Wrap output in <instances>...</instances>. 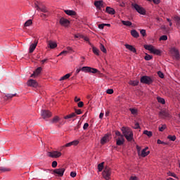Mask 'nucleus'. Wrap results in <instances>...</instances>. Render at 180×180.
I'll list each match as a JSON object with an SVG mask.
<instances>
[{"mask_svg": "<svg viewBox=\"0 0 180 180\" xmlns=\"http://www.w3.org/2000/svg\"><path fill=\"white\" fill-rule=\"evenodd\" d=\"M74 50H72V48L68 46L66 50L62 51L58 56H63V54L65 56V54H68V53H72Z\"/></svg>", "mask_w": 180, "mask_h": 180, "instance_id": "nucleus-16", "label": "nucleus"}, {"mask_svg": "<svg viewBox=\"0 0 180 180\" xmlns=\"http://www.w3.org/2000/svg\"><path fill=\"white\" fill-rule=\"evenodd\" d=\"M105 164V162H101L100 164L98 165V169L99 171V172H101V171L103 169V165Z\"/></svg>", "mask_w": 180, "mask_h": 180, "instance_id": "nucleus-38", "label": "nucleus"}, {"mask_svg": "<svg viewBox=\"0 0 180 180\" xmlns=\"http://www.w3.org/2000/svg\"><path fill=\"white\" fill-rule=\"evenodd\" d=\"M81 70L83 72H91V67L84 66Z\"/></svg>", "mask_w": 180, "mask_h": 180, "instance_id": "nucleus-25", "label": "nucleus"}, {"mask_svg": "<svg viewBox=\"0 0 180 180\" xmlns=\"http://www.w3.org/2000/svg\"><path fill=\"white\" fill-rule=\"evenodd\" d=\"M115 136H117L119 139L123 137V134H122L119 131H115Z\"/></svg>", "mask_w": 180, "mask_h": 180, "instance_id": "nucleus-46", "label": "nucleus"}, {"mask_svg": "<svg viewBox=\"0 0 180 180\" xmlns=\"http://www.w3.org/2000/svg\"><path fill=\"white\" fill-rule=\"evenodd\" d=\"M126 49L129 50V51H132V53H136V48H134L133 46H126Z\"/></svg>", "mask_w": 180, "mask_h": 180, "instance_id": "nucleus-28", "label": "nucleus"}, {"mask_svg": "<svg viewBox=\"0 0 180 180\" xmlns=\"http://www.w3.org/2000/svg\"><path fill=\"white\" fill-rule=\"evenodd\" d=\"M60 23L62 26L67 27L68 25H70V20H67L65 18H61L60 19Z\"/></svg>", "mask_w": 180, "mask_h": 180, "instance_id": "nucleus-14", "label": "nucleus"}, {"mask_svg": "<svg viewBox=\"0 0 180 180\" xmlns=\"http://www.w3.org/2000/svg\"><path fill=\"white\" fill-rule=\"evenodd\" d=\"M110 175H112V171L110 170L109 167H105L103 172V176L105 180L110 179Z\"/></svg>", "mask_w": 180, "mask_h": 180, "instance_id": "nucleus-3", "label": "nucleus"}, {"mask_svg": "<svg viewBox=\"0 0 180 180\" xmlns=\"http://www.w3.org/2000/svg\"><path fill=\"white\" fill-rule=\"evenodd\" d=\"M66 15H68V16H77V12L72 10H65L64 11Z\"/></svg>", "mask_w": 180, "mask_h": 180, "instance_id": "nucleus-18", "label": "nucleus"}, {"mask_svg": "<svg viewBox=\"0 0 180 180\" xmlns=\"http://www.w3.org/2000/svg\"><path fill=\"white\" fill-rule=\"evenodd\" d=\"M157 101L158 102H159V103H162V105H165V99L161 97H158Z\"/></svg>", "mask_w": 180, "mask_h": 180, "instance_id": "nucleus-33", "label": "nucleus"}, {"mask_svg": "<svg viewBox=\"0 0 180 180\" xmlns=\"http://www.w3.org/2000/svg\"><path fill=\"white\" fill-rule=\"evenodd\" d=\"M168 39V37L167 35H162V37H160V40H167Z\"/></svg>", "mask_w": 180, "mask_h": 180, "instance_id": "nucleus-50", "label": "nucleus"}, {"mask_svg": "<svg viewBox=\"0 0 180 180\" xmlns=\"http://www.w3.org/2000/svg\"><path fill=\"white\" fill-rule=\"evenodd\" d=\"M70 176H72V178H75L77 176V172H70Z\"/></svg>", "mask_w": 180, "mask_h": 180, "instance_id": "nucleus-56", "label": "nucleus"}, {"mask_svg": "<svg viewBox=\"0 0 180 180\" xmlns=\"http://www.w3.org/2000/svg\"><path fill=\"white\" fill-rule=\"evenodd\" d=\"M109 140H110V134H107L101 139V143L103 145L106 144V143H108Z\"/></svg>", "mask_w": 180, "mask_h": 180, "instance_id": "nucleus-12", "label": "nucleus"}, {"mask_svg": "<svg viewBox=\"0 0 180 180\" xmlns=\"http://www.w3.org/2000/svg\"><path fill=\"white\" fill-rule=\"evenodd\" d=\"M41 116L44 119H49V117H51V112L49 110H44L41 112Z\"/></svg>", "mask_w": 180, "mask_h": 180, "instance_id": "nucleus-11", "label": "nucleus"}, {"mask_svg": "<svg viewBox=\"0 0 180 180\" xmlns=\"http://www.w3.org/2000/svg\"><path fill=\"white\" fill-rule=\"evenodd\" d=\"M35 8H37V11H40L43 13H50V11H49L46 6H39V4H37V2L35 3Z\"/></svg>", "mask_w": 180, "mask_h": 180, "instance_id": "nucleus-6", "label": "nucleus"}, {"mask_svg": "<svg viewBox=\"0 0 180 180\" xmlns=\"http://www.w3.org/2000/svg\"><path fill=\"white\" fill-rule=\"evenodd\" d=\"M105 11L107 13H109L110 15H115V13H116V11H115V9L109 6L106 7Z\"/></svg>", "mask_w": 180, "mask_h": 180, "instance_id": "nucleus-22", "label": "nucleus"}, {"mask_svg": "<svg viewBox=\"0 0 180 180\" xmlns=\"http://www.w3.org/2000/svg\"><path fill=\"white\" fill-rule=\"evenodd\" d=\"M117 146H123L124 144V137L118 138L116 139Z\"/></svg>", "mask_w": 180, "mask_h": 180, "instance_id": "nucleus-19", "label": "nucleus"}, {"mask_svg": "<svg viewBox=\"0 0 180 180\" xmlns=\"http://www.w3.org/2000/svg\"><path fill=\"white\" fill-rule=\"evenodd\" d=\"M134 129H140V124H139V122L135 124Z\"/></svg>", "mask_w": 180, "mask_h": 180, "instance_id": "nucleus-62", "label": "nucleus"}, {"mask_svg": "<svg viewBox=\"0 0 180 180\" xmlns=\"http://www.w3.org/2000/svg\"><path fill=\"white\" fill-rule=\"evenodd\" d=\"M27 85L28 86H32V88H37L39 84L37 82H36V80L30 79L27 81Z\"/></svg>", "mask_w": 180, "mask_h": 180, "instance_id": "nucleus-10", "label": "nucleus"}, {"mask_svg": "<svg viewBox=\"0 0 180 180\" xmlns=\"http://www.w3.org/2000/svg\"><path fill=\"white\" fill-rule=\"evenodd\" d=\"M34 50H36V46H32L29 49V53H33L34 51Z\"/></svg>", "mask_w": 180, "mask_h": 180, "instance_id": "nucleus-44", "label": "nucleus"}, {"mask_svg": "<svg viewBox=\"0 0 180 180\" xmlns=\"http://www.w3.org/2000/svg\"><path fill=\"white\" fill-rule=\"evenodd\" d=\"M121 130L122 131L123 137H125L127 141H132L134 136L133 131H131L130 128L126 127H122Z\"/></svg>", "mask_w": 180, "mask_h": 180, "instance_id": "nucleus-1", "label": "nucleus"}, {"mask_svg": "<svg viewBox=\"0 0 180 180\" xmlns=\"http://www.w3.org/2000/svg\"><path fill=\"white\" fill-rule=\"evenodd\" d=\"M70 77H71V73L66 74L65 75L60 77L59 81H64L65 79H68V78H70Z\"/></svg>", "mask_w": 180, "mask_h": 180, "instance_id": "nucleus-27", "label": "nucleus"}, {"mask_svg": "<svg viewBox=\"0 0 180 180\" xmlns=\"http://www.w3.org/2000/svg\"><path fill=\"white\" fill-rule=\"evenodd\" d=\"M122 25H124V26H131L132 23L130 21H124V20H122L121 21Z\"/></svg>", "mask_w": 180, "mask_h": 180, "instance_id": "nucleus-35", "label": "nucleus"}, {"mask_svg": "<svg viewBox=\"0 0 180 180\" xmlns=\"http://www.w3.org/2000/svg\"><path fill=\"white\" fill-rule=\"evenodd\" d=\"M129 110H130V112L132 115H136L137 114V110H136L134 108H130Z\"/></svg>", "mask_w": 180, "mask_h": 180, "instance_id": "nucleus-47", "label": "nucleus"}, {"mask_svg": "<svg viewBox=\"0 0 180 180\" xmlns=\"http://www.w3.org/2000/svg\"><path fill=\"white\" fill-rule=\"evenodd\" d=\"M167 139H169V140H170L171 141H175V140H176V136H175V135H169L168 136H167Z\"/></svg>", "mask_w": 180, "mask_h": 180, "instance_id": "nucleus-40", "label": "nucleus"}, {"mask_svg": "<svg viewBox=\"0 0 180 180\" xmlns=\"http://www.w3.org/2000/svg\"><path fill=\"white\" fill-rule=\"evenodd\" d=\"M89 72H91V74H96V72H99V70H98V69L91 68Z\"/></svg>", "mask_w": 180, "mask_h": 180, "instance_id": "nucleus-42", "label": "nucleus"}, {"mask_svg": "<svg viewBox=\"0 0 180 180\" xmlns=\"http://www.w3.org/2000/svg\"><path fill=\"white\" fill-rule=\"evenodd\" d=\"M49 157H51V158H58L61 157V152L58 151H52L48 153Z\"/></svg>", "mask_w": 180, "mask_h": 180, "instance_id": "nucleus-8", "label": "nucleus"}, {"mask_svg": "<svg viewBox=\"0 0 180 180\" xmlns=\"http://www.w3.org/2000/svg\"><path fill=\"white\" fill-rule=\"evenodd\" d=\"M38 44H39V41H37V39H35V40L34 41V42H32V43L31 44L30 46H37Z\"/></svg>", "mask_w": 180, "mask_h": 180, "instance_id": "nucleus-54", "label": "nucleus"}, {"mask_svg": "<svg viewBox=\"0 0 180 180\" xmlns=\"http://www.w3.org/2000/svg\"><path fill=\"white\" fill-rule=\"evenodd\" d=\"M100 49L103 51V53H107L106 47L105 46H101Z\"/></svg>", "mask_w": 180, "mask_h": 180, "instance_id": "nucleus-48", "label": "nucleus"}, {"mask_svg": "<svg viewBox=\"0 0 180 180\" xmlns=\"http://www.w3.org/2000/svg\"><path fill=\"white\" fill-rule=\"evenodd\" d=\"M105 25L106 24H105V23L98 25V29H101V30L103 29V27H105Z\"/></svg>", "mask_w": 180, "mask_h": 180, "instance_id": "nucleus-61", "label": "nucleus"}, {"mask_svg": "<svg viewBox=\"0 0 180 180\" xmlns=\"http://www.w3.org/2000/svg\"><path fill=\"white\" fill-rule=\"evenodd\" d=\"M78 108H83L84 107V102L79 101L77 104Z\"/></svg>", "mask_w": 180, "mask_h": 180, "instance_id": "nucleus-55", "label": "nucleus"}, {"mask_svg": "<svg viewBox=\"0 0 180 180\" xmlns=\"http://www.w3.org/2000/svg\"><path fill=\"white\" fill-rule=\"evenodd\" d=\"M0 171L1 172H8L11 171V169L8 167H0Z\"/></svg>", "mask_w": 180, "mask_h": 180, "instance_id": "nucleus-34", "label": "nucleus"}, {"mask_svg": "<svg viewBox=\"0 0 180 180\" xmlns=\"http://www.w3.org/2000/svg\"><path fill=\"white\" fill-rule=\"evenodd\" d=\"M60 119L58 117V116H56L52 119L51 123H58L60 122Z\"/></svg>", "mask_w": 180, "mask_h": 180, "instance_id": "nucleus-36", "label": "nucleus"}, {"mask_svg": "<svg viewBox=\"0 0 180 180\" xmlns=\"http://www.w3.org/2000/svg\"><path fill=\"white\" fill-rule=\"evenodd\" d=\"M93 50V53L94 54H96V56H99V53H101V51H99V49H98L96 47L93 46L92 48Z\"/></svg>", "mask_w": 180, "mask_h": 180, "instance_id": "nucleus-32", "label": "nucleus"}, {"mask_svg": "<svg viewBox=\"0 0 180 180\" xmlns=\"http://www.w3.org/2000/svg\"><path fill=\"white\" fill-rule=\"evenodd\" d=\"M79 143V141H73L72 142L66 143L63 147H71V146H77Z\"/></svg>", "mask_w": 180, "mask_h": 180, "instance_id": "nucleus-20", "label": "nucleus"}, {"mask_svg": "<svg viewBox=\"0 0 180 180\" xmlns=\"http://www.w3.org/2000/svg\"><path fill=\"white\" fill-rule=\"evenodd\" d=\"M141 82L142 84H146L147 85H150V84H153V79L148 76H143L141 78Z\"/></svg>", "mask_w": 180, "mask_h": 180, "instance_id": "nucleus-5", "label": "nucleus"}, {"mask_svg": "<svg viewBox=\"0 0 180 180\" xmlns=\"http://www.w3.org/2000/svg\"><path fill=\"white\" fill-rule=\"evenodd\" d=\"M140 33L143 37L146 36V30H141Z\"/></svg>", "mask_w": 180, "mask_h": 180, "instance_id": "nucleus-51", "label": "nucleus"}, {"mask_svg": "<svg viewBox=\"0 0 180 180\" xmlns=\"http://www.w3.org/2000/svg\"><path fill=\"white\" fill-rule=\"evenodd\" d=\"M75 37L76 39H84V40H85V41H88L89 40V39L86 37H84L82 35H81L80 34H76L75 35Z\"/></svg>", "mask_w": 180, "mask_h": 180, "instance_id": "nucleus-23", "label": "nucleus"}, {"mask_svg": "<svg viewBox=\"0 0 180 180\" xmlns=\"http://www.w3.org/2000/svg\"><path fill=\"white\" fill-rule=\"evenodd\" d=\"M75 113H77V115H82V111H81V110H75Z\"/></svg>", "mask_w": 180, "mask_h": 180, "instance_id": "nucleus-63", "label": "nucleus"}, {"mask_svg": "<svg viewBox=\"0 0 180 180\" xmlns=\"http://www.w3.org/2000/svg\"><path fill=\"white\" fill-rule=\"evenodd\" d=\"M144 48L146 50H148L152 54H155V56H161L162 53V51L160 49H157L151 46H145Z\"/></svg>", "mask_w": 180, "mask_h": 180, "instance_id": "nucleus-2", "label": "nucleus"}, {"mask_svg": "<svg viewBox=\"0 0 180 180\" xmlns=\"http://www.w3.org/2000/svg\"><path fill=\"white\" fill-rule=\"evenodd\" d=\"M41 18L46 19L48 16H50V13H43L40 14Z\"/></svg>", "mask_w": 180, "mask_h": 180, "instance_id": "nucleus-39", "label": "nucleus"}, {"mask_svg": "<svg viewBox=\"0 0 180 180\" xmlns=\"http://www.w3.org/2000/svg\"><path fill=\"white\" fill-rule=\"evenodd\" d=\"M75 116H77V114H75V112H72L70 115L65 116L64 119H65L67 120L68 119H72V117H75Z\"/></svg>", "mask_w": 180, "mask_h": 180, "instance_id": "nucleus-24", "label": "nucleus"}, {"mask_svg": "<svg viewBox=\"0 0 180 180\" xmlns=\"http://www.w3.org/2000/svg\"><path fill=\"white\" fill-rule=\"evenodd\" d=\"M148 150V147H146L144 149L142 150V151L139 155H141V157H143V158L147 157V155H148V154H150V150Z\"/></svg>", "mask_w": 180, "mask_h": 180, "instance_id": "nucleus-15", "label": "nucleus"}, {"mask_svg": "<svg viewBox=\"0 0 180 180\" xmlns=\"http://www.w3.org/2000/svg\"><path fill=\"white\" fill-rule=\"evenodd\" d=\"M167 129V125H162V127H159V131H164Z\"/></svg>", "mask_w": 180, "mask_h": 180, "instance_id": "nucleus-49", "label": "nucleus"}, {"mask_svg": "<svg viewBox=\"0 0 180 180\" xmlns=\"http://www.w3.org/2000/svg\"><path fill=\"white\" fill-rule=\"evenodd\" d=\"M88 127H89V124H88V123H85L83 126L84 130H86V129H88Z\"/></svg>", "mask_w": 180, "mask_h": 180, "instance_id": "nucleus-58", "label": "nucleus"}, {"mask_svg": "<svg viewBox=\"0 0 180 180\" xmlns=\"http://www.w3.org/2000/svg\"><path fill=\"white\" fill-rule=\"evenodd\" d=\"M131 34L133 37H135L136 39H137V37H139V32H137L136 30H132L131 31Z\"/></svg>", "mask_w": 180, "mask_h": 180, "instance_id": "nucleus-26", "label": "nucleus"}, {"mask_svg": "<svg viewBox=\"0 0 180 180\" xmlns=\"http://www.w3.org/2000/svg\"><path fill=\"white\" fill-rule=\"evenodd\" d=\"M94 6H96V9H102L103 8V1H94Z\"/></svg>", "mask_w": 180, "mask_h": 180, "instance_id": "nucleus-13", "label": "nucleus"}, {"mask_svg": "<svg viewBox=\"0 0 180 180\" xmlns=\"http://www.w3.org/2000/svg\"><path fill=\"white\" fill-rule=\"evenodd\" d=\"M48 46H57V42L56 41H49Z\"/></svg>", "mask_w": 180, "mask_h": 180, "instance_id": "nucleus-43", "label": "nucleus"}, {"mask_svg": "<svg viewBox=\"0 0 180 180\" xmlns=\"http://www.w3.org/2000/svg\"><path fill=\"white\" fill-rule=\"evenodd\" d=\"M129 85H132V86H137V85H139V81L137 80H131L129 82Z\"/></svg>", "mask_w": 180, "mask_h": 180, "instance_id": "nucleus-30", "label": "nucleus"}, {"mask_svg": "<svg viewBox=\"0 0 180 180\" xmlns=\"http://www.w3.org/2000/svg\"><path fill=\"white\" fill-rule=\"evenodd\" d=\"M143 134H146V136H148V137H152L153 136V131L145 130L143 131Z\"/></svg>", "mask_w": 180, "mask_h": 180, "instance_id": "nucleus-31", "label": "nucleus"}, {"mask_svg": "<svg viewBox=\"0 0 180 180\" xmlns=\"http://www.w3.org/2000/svg\"><path fill=\"white\" fill-rule=\"evenodd\" d=\"M170 53L175 57L176 60L180 59L179 51L175 48H172Z\"/></svg>", "mask_w": 180, "mask_h": 180, "instance_id": "nucleus-9", "label": "nucleus"}, {"mask_svg": "<svg viewBox=\"0 0 180 180\" xmlns=\"http://www.w3.org/2000/svg\"><path fill=\"white\" fill-rule=\"evenodd\" d=\"M130 180H137V176H131Z\"/></svg>", "mask_w": 180, "mask_h": 180, "instance_id": "nucleus-64", "label": "nucleus"}, {"mask_svg": "<svg viewBox=\"0 0 180 180\" xmlns=\"http://www.w3.org/2000/svg\"><path fill=\"white\" fill-rule=\"evenodd\" d=\"M136 150H137V151H138V154H139V155H140V154H141V148L140 147V146H136Z\"/></svg>", "mask_w": 180, "mask_h": 180, "instance_id": "nucleus-60", "label": "nucleus"}, {"mask_svg": "<svg viewBox=\"0 0 180 180\" xmlns=\"http://www.w3.org/2000/svg\"><path fill=\"white\" fill-rule=\"evenodd\" d=\"M158 144H164L165 146H167V143L158 139Z\"/></svg>", "mask_w": 180, "mask_h": 180, "instance_id": "nucleus-57", "label": "nucleus"}, {"mask_svg": "<svg viewBox=\"0 0 180 180\" xmlns=\"http://www.w3.org/2000/svg\"><path fill=\"white\" fill-rule=\"evenodd\" d=\"M40 72H41V68H37L36 70L34 72V73L32 75H31V77H37V75H39V74H40Z\"/></svg>", "mask_w": 180, "mask_h": 180, "instance_id": "nucleus-21", "label": "nucleus"}, {"mask_svg": "<svg viewBox=\"0 0 180 180\" xmlns=\"http://www.w3.org/2000/svg\"><path fill=\"white\" fill-rule=\"evenodd\" d=\"M131 6L132 8H135L138 13H140L141 15H146V10H144V8L140 6L139 4L133 3Z\"/></svg>", "mask_w": 180, "mask_h": 180, "instance_id": "nucleus-4", "label": "nucleus"}, {"mask_svg": "<svg viewBox=\"0 0 180 180\" xmlns=\"http://www.w3.org/2000/svg\"><path fill=\"white\" fill-rule=\"evenodd\" d=\"M144 58L146 61H150V60H153V56L146 53V56L144 57Z\"/></svg>", "mask_w": 180, "mask_h": 180, "instance_id": "nucleus-41", "label": "nucleus"}, {"mask_svg": "<svg viewBox=\"0 0 180 180\" xmlns=\"http://www.w3.org/2000/svg\"><path fill=\"white\" fill-rule=\"evenodd\" d=\"M159 116L161 119H165V117H168V116H169V114H168L167 111L162 110L159 112Z\"/></svg>", "mask_w": 180, "mask_h": 180, "instance_id": "nucleus-17", "label": "nucleus"}, {"mask_svg": "<svg viewBox=\"0 0 180 180\" xmlns=\"http://www.w3.org/2000/svg\"><path fill=\"white\" fill-rule=\"evenodd\" d=\"M57 165H58L57 161H53L52 162V167L56 168L57 167Z\"/></svg>", "mask_w": 180, "mask_h": 180, "instance_id": "nucleus-59", "label": "nucleus"}, {"mask_svg": "<svg viewBox=\"0 0 180 180\" xmlns=\"http://www.w3.org/2000/svg\"><path fill=\"white\" fill-rule=\"evenodd\" d=\"M13 96H16V94H6V96H5V99H12V98H13Z\"/></svg>", "mask_w": 180, "mask_h": 180, "instance_id": "nucleus-37", "label": "nucleus"}, {"mask_svg": "<svg viewBox=\"0 0 180 180\" xmlns=\"http://www.w3.org/2000/svg\"><path fill=\"white\" fill-rule=\"evenodd\" d=\"M53 174H56L58 176H63L64 175V172H65V168H60L53 170Z\"/></svg>", "mask_w": 180, "mask_h": 180, "instance_id": "nucleus-7", "label": "nucleus"}, {"mask_svg": "<svg viewBox=\"0 0 180 180\" xmlns=\"http://www.w3.org/2000/svg\"><path fill=\"white\" fill-rule=\"evenodd\" d=\"M158 75L160 77V78H164V73H162L161 71L158 72Z\"/></svg>", "mask_w": 180, "mask_h": 180, "instance_id": "nucleus-52", "label": "nucleus"}, {"mask_svg": "<svg viewBox=\"0 0 180 180\" xmlns=\"http://www.w3.org/2000/svg\"><path fill=\"white\" fill-rule=\"evenodd\" d=\"M106 92L108 94V95H112V94H113V89H108Z\"/></svg>", "mask_w": 180, "mask_h": 180, "instance_id": "nucleus-53", "label": "nucleus"}, {"mask_svg": "<svg viewBox=\"0 0 180 180\" xmlns=\"http://www.w3.org/2000/svg\"><path fill=\"white\" fill-rule=\"evenodd\" d=\"M174 20H175V22H176V26H178V27H180V17L175 16L174 18Z\"/></svg>", "mask_w": 180, "mask_h": 180, "instance_id": "nucleus-29", "label": "nucleus"}, {"mask_svg": "<svg viewBox=\"0 0 180 180\" xmlns=\"http://www.w3.org/2000/svg\"><path fill=\"white\" fill-rule=\"evenodd\" d=\"M32 20H28L27 21H26L24 24V26L27 27V26H30V25H32Z\"/></svg>", "mask_w": 180, "mask_h": 180, "instance_id": "nucleus-45", "label": "nucleus"}]
</instances>
